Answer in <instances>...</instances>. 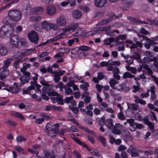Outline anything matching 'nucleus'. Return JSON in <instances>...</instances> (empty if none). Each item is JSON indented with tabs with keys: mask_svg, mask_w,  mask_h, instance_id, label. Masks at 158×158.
<instances>
[{
	"mask_svg": "<svg viewBox=\"0 0 158 158\" xmlns=\"http://www.w3.org/2000/svg\"><path fill=\"white\" fill-rule=\"evenodd\" d=\"M110 21V20L108 19H104L97 24V27L94 28L93 31H88L85 34V31H83L82 32H81V31H79L78 32V33L80 34V33H81V35L84 36H92L96 34H99L103 31H105L110 36H113L114 34V31H112L110 30V27L114 26L115 25L114 24H111L110 26L108 27L107 28L101 27V26L105 24Z\"/></svg>",
	"mask_w": 158,
	"mask_h": 158,
	"instance_id": "1",
	"label": "nucleus"
},
{
	"mask_svg": "<svg viewBox=\"0 0 158 158\" xmlns=\"http://www.w3.org/2000/svg\"><path fill=\"white\" fill-rule=\"evenodd\" d=\"M13 27L9 24H6L0 28V37L3 38L9 37L14 32Z\"/></svg>",
	"mask_w": 158,
	"mask_h": 158,
	"instance_id": "2",
	"label": "nucleus"
},
{
	"mask_svg": "<svg viewBox=\"0 0 158 158\" xmlns=\"http://www.w3.org/2000/svg\"><path fill=\"white\" fill-rule=\"evenodd\" d=\"M113 120L111 118L108 119L105 122V125H108L109 128L112 130V132L116 134H119L121 132L122 129H123L124 128L122 126L119 124L116 123L114 126L112 123Z\"/></svg>",
	"mask_w": 158,
	"mask_h": 158,
	"instance_id": "3",
	"label": "nucleus"
},
{
	"mask_svg": "<svg viewBox=\"0 0 158 158\" xmlns=\"http://www.w3.org/2000/svg\"><path fill=\"white\" fill-rule=\"evenodd\" d=\"M70 136L71 138H73L74 140L77 143L85 147L88 151L90 152V153L92 155L97 156L98 158H102V155L98 153V151L96 149L94 148H90L88 146L86 145L84 143L82 142L79 139L74 137L73 135H71Z\"/></svg>",
	"mask_w": 158,
	"mask_h": 158,
	"instance_id": "4",
	"label": "nucleus"
},
{
	"mask_svg": "<svg viewBox=\"0 0 158 158\" xmlns=\"http://www.w3.org/2000/svg\"><path fill=\"white\" fill-rule=\"evenodd\" d=\"M8 14L11 19L15 21L20 20L22 17L20 12L17 10H10L8 12Z\"/></svg>",
	"mask_w": 158,
	"mask_h": 158,
	"instance_id": "5",
	"label": "nucleus"
},
{
	"mask_svg": "<svg viewBox=\"0 0 158 158\" xmlns=\"http://www.w3.org/2000/svg\"><path fill=\"white\" fill-rule=\"evenodd\" d=\"M27 52L28 51L27 50H25L16 53V54L19 55V56L17 57H16V58H18L19 59L18 61H16L13 64V65L15 66V68L17 69L18 68V63L22 59V57L23 56H25L28 54Z\"/></svg>",
	"mask_w": 158,
	"mask_h": 158,
	"instance_id": "6",
	"label": "nucleus"
},
{
	"mask_svg": "<svg viewBox=\"0 0 158 158\" xmlns=\"http://www.w3.org/2000/svg\"><path fill=\"white\" fill-rule=\"evenodd\" d=\"M127 104L128 106V109L126 111V115L128 116H130V115L129 112L130 113H132V110L131 106H132L133 110H137L139 108V106L138 105L136 104H135L133 103L131 105L129 103H127Z\"/></svg>",
	"mask_w": 158,
	"mask_h": 158,
	"instance_id": "7",
	"label": "nucleus"
},
{
	"mask_svg": "<svg viewBox=\"0 0 158 158\" xmlns=\"http://www.w3.org/2000/svg\"><path fill=\"white\" fill-rule=\"evenodd\" d=\"M28 36L31 42H34L35 44L37 43V41L39 39L38 36L35 31H32L30 32L28 34Z\"/></svg>",
	"mask_w": 158,
	"mask_h": 158,
	"instance_id": "8",
	"label": "nucleus"
},
{
	"mask_svg": "<svg viewBox=\"0 0 158 158\" xmlns=\"http://www.w3.org/2000/svg\"><path fill=\"white\" fill-rule=\"evenodd\" d=\"M19 39L18 36L16 35H12L10 38V43L14 47L20 48V45L19 44Z\"/></svg>",
	"mask_w": 158,
	"mask_h": 158,
	"instance_id": "9",
	"label": "nucleus"
},
{
	"mask_svg": "<svg viewBox=\"0 0 158 158\" xmlns=\"http://www.w3.org/2000/svg\"><path fill=\"white\" fill-rule=\"evenodd\" d=\"M50 95L53 96L51 98V99L53 103H56L57 101H60L62 98V97L56 92H52Z\"/></svg>",
	"mask_w": 158,
	"mask_h": 158,
	"instance_id": "10",
	"label": "nucleus"
},
{
	"mask_svg": "<svg viewBox=\"0 0 158 158\" xmlns=\"http://www.w3.org/2000/svg\"><path fill=\"white\" fill-rule=\"evenodd\" d=\"M140 37L142 38L143 40L146 41L147 43H148L145 44L144 45L145 47L147 49H149L150 48V45H154L156 44L153 41L144 35H142Z\"/></svg>",
	"mask_w": 158,
	"mask_h": 158,
	"instance_id": "11",
	"label": "nucleus"
},
{
	"mask_svg": "<svg viewBox=\"0 0 158 158\" xmlns=\"http://www.w3.org/2000/svg\"><path fill=\"white\" fill-rule=\"evenodd\" d=\"M9 74V71L7 69L1 68L0 69V80H3Z\"/></svg>",
	"mask_w": 158,
	"mask_h": 158,
	"instance_id": "12",
	"label": "nucleus"
},
{
	"mask_svg": "<svg viewBox=\"0 0 158 158\" xmlns=\"http://www.w3.org/2000/svg\"><path fill=\"white\" fill-rule=\"evenodd\" d=\"M56 23L59 26H64L66 24V20L63 16H60L57 19Z\"/></svg>",
	"mask_w": 158,
	"mask_h": 158,
	"instance_id": "13",
	"label": "nucleus"
},
{
	"mask_svg": "<svg viewBox=\"0 0 158 158\" xmlns=\"http://www.w3.org/2000/svg\"><path fill=\"white\" fill-rule=\"evenodd\" d=\"M47 14L49 15H52L56 12V8L55 6L52 5H49L46 8Z\"/></svg>",
	"mask_w": 158,
	"mask_h": 158,
	"instance_id": "14",
	"label": "nucleus"
},
{
	"mask_svg": "<svg viewBox=\"0 0 158 158\" xmlns=\"http://www.w3.org/2000/svg\"><path fill=\"white\" fill-rule=\"evenodd\" d=\"M127 152L129 153H131V156L132 157H136L138 155L137 149L136 148H133L131 146H130L128 149Z\"/></svg>",
	"mask_w": 158,
	"mask_h": 158,
	"instance_id": "15",
	"label": "nucleus"
},
{
	"mask_svg": "<svg viewBox=\"0 0 158 158\" xmlns=\"http://www.w3.org/2000/svg\"><path fill=\"white\" fill-rule=\"evenodd\" d=\"M75 0H66L61 2L60 5L63 6L64 7L68 5L70 3L71 6H74L75 4Z\"/></svg>",
	"mask_w": 158,
	"mask_h": 158,
	"instance_id": "16",
	"label": "nucleus"
},
{
	"mask_svg": "<svg viewBox=\"0 0 158 158\" xmlns=\"http://www.w3.org/2000/svg\"><path fill=\"white\" fill-rule=\"evenodd\" d=\"M41 20V17L39 16H32L29 18V21L33 24L39 23Z\"/></svg>",
	"mask_w": 158,
	"mask_h": 158,
	"instance_id": "17",
	"label": "nucleus"
},
{
	"mask_svg": "<svg viewBox=\"0 0 158 158\" xmlns=\"http://www.w3.org/2000/svg\"><path fill=\"white\" fill-rule=\"evenodd\" d=\"M8 53L6 46L3 44H0V55L2 56L6 55Z\"/></svg>",
	"mask_w": 158,
	"mask_h": 158,
	"instance_id": "18",
	"label": "nucleus"
},
{
	"mask_svg": "<svg viewBox=\"0 0 158 158\" xmlns=\"http://www.w3.org/2000/svg\"><path fill=\"white\" fill-rule=\"evenodd\" d=\"M32 77H26L25 76H23L20 78V83L21 85H23L25 83L28 82L29 81L32 79Z\"/></svg>",
	"mask_w": 158,
	"mask_h": 158,
	"instance_id": "19",
	"label": "nucleus"
},
{
	"mask_svg": "<svg viewBox=\"0 0 158 158\" xmlns=\"http://www.w3.org/2000/svg\"><path fill=\"white\" fill-rule=\"evenodd\" d=\"M49 23H50L46 20H44L40 24L41 30L43 29L46 31H49Z\"/></svg>",
	"mask_w": 158,
	"mask_h": 158,
	"instance_id": "20",
	"label": "nucleus"
},
{
	"mask_svg": "<svg viewBox=\"0 0 158 158\" xmlns=\"http://www.w3.org/2000/svg\"><path fill=\"white\" fill-rule=\"evenodd\" d=\"M70 32L69 30V29L68 27H66L65 29L60 30L59 32V34L60 35L58 39L61 38L62 36L67 35Z\"/></svg>",
	"mask_w": 158,
	"mask_h": 158,
	"instance_id": "21",
	"label": "nucleus"
},
{
	"mask_svg": "<svg viewBox=\"0 0 158 158\" xmlns=\"http://www.w3.org/2000/svg\"><path fill=\"white\" fill-rule=\"evenodd\" d=\"M107 0H95L94 4L97 7H102L106 3Z\"/></svg>",
	"mask_w": 158,
	"mask_h": 158,
	"instance_id": "22",
	"label": "nucleus"
},
{
	"mask_svg": "<svg viewBox=\"0 0 158 158\" xmlns=\"http://www.w3.org/2000/svg\"><path fill=\"white\" fill-rule=\"evenodd\" d=\"M51 88V86L49 85H47L43 87L42 89V91L44 94H47L49 96H50V93L49 92V90Z\"/></svg>",
	"mask_w": 158,
	"mask_h": 158,
	"instance_id": "23",
	"label": "nucleus"
},
{
	"mask_svg": "<svg viewBox=\"0 0 158 158\" xmlns=\"http://www.w3.org/2000/svg\"><path fill=\"white\" fill-rule=\"evenodd\" d=\"M72 15L75 19H78L81 17V13L79 10H75L73 12Z\"/></svg>",
	"mask_w": 158,
	"mask_h": 158,
	"instance_id": "24",
	"label": "nucleus"
},
{
	"mask_svg": "<svg viewBox=\"0 0 158 158\" xmlns=\"http://www.w3.org/2000/svg\"><path fill=\"white\" fill-rule=\"evenodd\" d=\"M78 24L77 23H73L70 26L68 27L70 32H72L73 31L75 30L76 29H78L79 27L78 26Z\"/></svg>",
	"mask_w": 158,
	"mask_h": 158,
	"instance_id": "25",
	"label": "nucleus"
},
{
	"mask_svg": "<svg viewBox=\"0 0 158 158\" xmlns=\"http://www.w3.org/2000/svg\"><path fill=\"white\" fill-rule=\"evenodd\" d=\"M12 115L17 117L19 118L21 120L24 121H25L26 120V118H25L20 113L14 112L12 113Z\"/></svg>",
	"mask_w": 158,
	"mask_h": 158,
	"instance_id": "26",
	"label": "nucleus"
},
{
	"mask_svg": "<svg viewBox=\"0 0 158 158\" xmlns=\"http://www.w3.org/2000/svg\"><path fill=\"white\" fill-rule=\"evenodd\" d=\"M11 60V59L10 58L7 59L5 60L4 61V64L1 68L7 69V68L9 66Z\"/></svg>",
	"mask_w": 158,
	"mask_h": 158,
	"instance_id": "27",
	"label": "nucleus"
},
{
	"mask_svg": "<svg viewBox=\"0 0 158 158\" xmlns=\"http://www.w3.org/2000/svg\"><path fill=\"white\" fill-rule=\"evenodd\" d=\"M118 81L115 80L113 79H111L109 82V83L110 86L113 89H114L116 87V85L118 84Z\"/></svg>",
	"mask_w": 158,
	"mask_h": 158,
	"instance_id": "28",
	"label": "nucleus"
},
{
	"mask_svg": "<svg viewBox=\"0 0 158 158\" xmlns=\"http://www.w3.org/2000/svg\"><path fill=\"white\" fill-rule=\"evenodd\" d=\"M53 124L52 123H49L47 124L46 126V128L47 130L50 131L52 133H54V127Z\"/></svg>",
	"mask_w": 158,
	"mask_h": 158,
	"instance_id": "29",
	"label": "nucleus"
},
{
	"mask_svg": "<svg viewBox=\"0 0 158 158\" xmlns=\"http://www.w3.org/2000/svg\"><path fill=\"white\" fill-rule=\"evenodd\" d=\"M134 98H135V103H139L143 105H145L146 104V102L144 100L140 99L137 96H135Z\"/></svg>",
	"mask_w": 158,
	"mask_h": 158,
	"instance_id": "30",
	"label": "nucleus"
},
{
	"mask_svg": "<svg viewBox=\"0 0 158 158\" xmlns=\"http://www.w3.org/2000/svg\"><path fill=\"white\" fill-rule=\"evenodd\" d=\"M19 42L20 48L22 46H27V43L26 42L25 39L23 38H21L19 39Z\"/></svg>",
	"mask_w": 158,
	"mask_h": 158,
	"instance_id": "31",
	"label": "nucleus"
},
{
	"mask_svg": "<svg viewBox=\"0 0 158 158\" xmlns=\"http://www.w3.org/2000/svg\"><path fill=\"white\" fill-rule=\"evenodd\" d=\"M3 89L6 90L8 92H11L12 93H17L18 92V89L17 87H12L10 88L9 89L7 88H4Z\"/></svg>",
	"mask_w": 158,
	"mask_h": 158,
	"instance_id": "32",
	"label": "nucleus"
},
{
	"mask_svg": "<svg viewBox=\"0 0 158 158\" xmlns=\"http://www.w3.org/2000/svg\"><path fill=\"white\" fill-rule=\"evenodd\" d=\"M127 38V35H119L118 37L115 38L114 39V42H118L120 40H125Z\"/></svg>",
	"mask_w": 158,
	"mask_h": 158,
	"instance_id": "33",
	"label": "nucleus"
},
{
	"mask_svg": "<svg viewBox=\"0 0 158 158\" xmlns=\"http://www.w3.org/2000/svg\"><path fill=\"white\" fill-rule=\"evenodd\" d=\"M125 68L127 70L130 71L132 73L135 74L137 72L136 69L135 68L131 67L129 65L126 66Z\"/></svg>",
	"mask_w": 158,
	"mask_h": 158,
	"instance_id": "34",
	"label": "nucleus"
},
{
	"mask_svg": "<svg viewBox=\"0 0 158 158\" xmlns=\"http://www.w3.org/2000/svg\"><path fill=\"white\" fill-rule=\"evenodd\" d=\"M58 29V26L55 23H50L49 26V30L52 29L53 30H56Z\"/></svg>",
	"mask_w": 158,
	"mask_h": 158,
	"instance_id": "35",
	"label": "nucleus"
},
{
	"mask_svg": "<svg viewBox=\"0 0 158 158\" xmlns=\"http://www.w3.org/2000/svg\"><path fill=\"white\" fill-rule=\"evenodd\" d=\"M105 118L104 116H103L101 119L97 118V121H98V124L101 126H103L105 124Z\"/></svg>",
	"mask_w": 158,
	"mask_h": 158,
	"instance_id": "36",
	"label": "nucleus"
},
{
	"mask_svg": "<svg viewBox=\"0 0 158 158\" xmlns=\"http://www.w3.org/2000/svg\"><path fill=\"white\" fill-rule=\"evenodd\" d=\"M133 3V0H124L123 3L125 7H128L132 5Z\"/></svg>",
	"mask_w": 158,
	"mask_h": 158,
	"instance_id": "37",
	"label": "nucleus"
},
{
	"mask_svg": "<svg viewBox=\"0 0 158 158\" xmlns=\"http://www.w3.org/2000/svg\"><path fill=\"white\" fill-rule=\"evenodd\" d=\"M145 123L148 125L149 128L150 130L152 131H153L154 126L153 124L152 123L150 122H149L147 120H145Z\"/></svg>",
	"mask_w": 158,
	"mask_h": 158,
	"instance_id": "38",
	"label": "nucleus"
},
{
	"mask_svg": "<svg viewBox=\"0 0 158 158\" xmlns=\"http://www.w3.org/2000/svg\"><path fill=\"white\" fill-rule=\"evenodd\" d=\"M34 28L37 31H41V25H40L38 23H34L33 25Z\"/></svg>",
	"mask_w": 158,
	"mask_h": 158,
	"instance_id": "39",
	"label": "nucleus"
},
{
	"mask_svg": "<svg viewBox=\"0 0 158 158\" xmlns=\"http://www.w3.org/2000/svg\"><path fill=\"white\" fill-rule=\"evenodd\" d=\"M98 138L101 141L103 146L104 147L106 146V143L105 138L103 136L99 135L98 137Z\"/></svg>",
	"mask_w": 158,
	"mask_h": 158,
	"instance_id": "40",
	"label": "nucleus"
},
{
	"mask_svg": "<svg viewBox=\"0 0 158 158\" xmlns=\"http://www.w3.org/2000/svg\"><path fill=\"white\" fill-rule=\"evenodd\" d=\"M54 79L56 82H58L60 80V76L57 73V72L55 73V74L54 76Z\"/></svg>",
	"mask_w": 158,
	"mask_h": 158,
	"instance_id": "41",
	"label": "nucleus"
},
{
	"mask_svg": "<svg viewBox=\"0 0 158 158\" xmlns=\"http://www.w3.org/2000/svg\"><path fill=\"white\" fill-rule=\"evenodd\" d=\"M144 54L148 58H150L154 55V53L148 51L145 52L144 53Z\"/></svg>",
	"mask_w": 158,
	"mask_h": 158,
	"instance_id": "42",
	"label": "nucleus"
},
{
	"mask_svg": "<svg viewBox=\"0 0 158 158\" xmlns=\"http://www.w3.org/2000/svg\"><path fill=\"white\" fill-rule=\"evenodd\" d=\"M58 108L54 106H47L45 109V110H49L51 109L54 110H57Z\"/></svg>",
	"mask_w": 158,
	"mask_h": 158,
	"instance_id": "43",
	"label": "nucleus"
},
{
	"mask_svg": "<svg viewBox=\"0 0 158 158\" xmlns=\"http://www.w3.org/2000/svg\"><path fill=\"white\" fill-rule=\"evenodd\" d=\"M114 41V39L113 38L110 37L108 39L105 40L104 42L107 45H110V43Z\"/></svg>",
	"mask_w": 158,
	"mask_h": 158,
	"instance_id": "44",
	"label": "nucleus"
},
{
	"mask_svg": "<svg viewBox=\"0 0 158 158\" xmlns=\"http://www.w3.org/2000/svg\"><path fill=\"white\" fill-rule=\"evenodd\" d=\"M134 58L133 56H131V57H128L126 60V62L128 64V65L131 64L133 62Z\"/></svg>",
	"mask_w": 158,
	"mask_h": 158,
	"instance_id": "45",
	"label": "nucleus"
},
{
	"mask_svg": "<svg viewBox=\"0 0 158 158\" xmlns=\"http://www.w3.org/2000/svg\"><path fill=\"white\" fill-rule=\"evenodd\" d=\"M81 129H83L85 132L89 133L91 135H94L95 134L94 132L93 131H91L87 128L84 127H81Z\"/></svg>",
	"mask_w": 158,
	"mask_h": 158,
	"instance_id": "46",
	"label": "nucleus"
},
{
	"mask_svg": "<svg viewBox=\"0 0 158 158\" xmlns=\"http://www.w3.org/2000/svg\"><path fill=\"white\" fill-rule=\"evenodd\" d=\"M134 76V75L127 72H125L123 75V77L125 79L127 78H133Z\"/></svg>",
	"mask_w": 158,
	"mask_h": 158,
	"instance_id": "47",
	"label": "nucleus"
},
{
	"mask_svg": "<svg viewBox=\"0 0 158 158\" xmlns=\"http://www.w3.org/2000/svg\"><path fill=\"white\" fill-rule=\"evenodd\" d=\"M132 56L134 59L140 60L141 59L140 56L137 52H135L134 55Z\"/></svg>",
	"mask_w": 158,
	"mask_h": 158,
	"instance_id": "48",
	"label": "nucleus"
},
{
	"mask_svg": "<svg viewBox=\"0 0 158 158\" xmlns=\"http://www.w3.org/2000/svg\"><path fill=\"white\" fill-rule=\"evenodd\" d=\"M36 13H37V15H40L44 11V9L42 7H36Z\"/></svg>",
	"mask_w": 158,
	"mask_h": 158,
	"instance_id": "49",
	"label": "nucleus"
},
{
	"mask_svg": "<svg viewBox=\"0 0 158 158\" xmlns=\"http://www.w3.org/2000/svg\"><path fill=\"white\" fill-rule=\"evenodd\" d=\"M107 65H110V60H109L107 62L104 61H102L100 63V66L101 67H103L107 66Z\"/></svg>",
	"mask_w": 158,
	"mask_h": 158,
	"instance_id": "50",
	"label": "nucleus"
},
{
	"mask_svg": "<svg viewBox=\"0 0 158 158\" xmlns=\"http://www.w3.org/2000/svg\"><path fill=\"white\" fill-rule=\"evenodd\" d=\"M17 141L20 143L23 141H24L26 140V139L24 137H22L21 135H19L16 138Z\"/></svg>",
	"mask_w": 158,
	"mask_h": 158,
	"instance_id": "51",
	"label": "nucleus"
},
{
	"mask_svg": "<svg viewBox=\"0 0 158 158\" xmlns=\"http://www.w3.org/2000/svg\"><path fill=\"white\" fill-rule=\"evenodd\" d=\"M89 47L85 45L81 46L79 48V50L82 51H87L89 50Z\"/></svg>",
	"mask_w": 158,
	"mask_h": 158,
	"instance_id": "52",
	"label": "nucleus"
},
{
	"mask_svg": "<svg viewBox=\"0 0 158 158\" xmlns=\"http://www.w3.org/2000/svg\"><path fill=\"white\" fill-rule=\"evenodd\" d=\"M78 40L77 38H75L74 39H73L72 40H69L68 41V44L69 46H72L73 44V43L74 42H78Z\"/></svg>",
	"mask_w": 158,
	"mask_h": 158,
	"instance_id": "53",
	"label": "nucleus"
},
{
	"mask_svg": "<svg viewBox=\"0 0 158 158\" xmlns=\"http://www.w3.org/2000/svg\"><path fill=\"white\" fill-rule=\"evenodd\" d=\"M64 89L65 90V93L66 95H68L72 93V90L71 88H64Z\"/></svg>",
	"mask_w": 158,
	"mask_h": 158,
	"instance_id": "54",
	"label": "nucleus"
},
{
	"mask_svg": "<svg viewBox=\"0 0 158 158\" xmlns=\"http://www.w3.org/2000/svg\"><path fill=\"white\" fill-rule=\"evenodd\" d=\"M73 97L71 96L70 97H67L64 99V102L67 103L71 102V101L73 100Z\"/></svg>",
	"mask_w": 158,
	"mask_h": 158,
	"instance_id": "55",
	"label": "nucleus"
},
{
	"mask_svg": "<svg viewBox=\"0 0 158 158\" xmlns=\"http://www.w3.org/2000/svg\"><path fill=\"white\" fill-rule=\"evenodd\" d=\"M44 121V119L43 118H38L35 119V122L38 124H40L42 123Z\"/></svg>",
	"mask_w": 158,
	"mask_h": 158,
	"instance_id": "56",
	"label": "nucleus"
},
{
	"mask_svg": "<svg viewBox=\"0 0 158 158\" xmlns=\"http://www.w3.org/2000/svg\"><path fill=\"white\" fill-rule=\"evenodd\" d=\"M50 156V158H54L55 157V156L54 154V153L52 154L51 155H50V153L48 152H45L44 153V157L45 158H48L49 156Z\"/></svg>",
	"mask_w": 158,
	"mask_h": 158,
	"instance_id": "57",
	"label": "nucleus"
},
{
	"mask_svg": "<svg viewBox=\"0 0 158 158\" xmlns=\"http://www.w3.org/2000/svg\"><path fill=\"white\" fill-rule=\"evenodd\" d=\"M125 85V83H123L122 84H119L118 85H116L114 89H117L118 90H122L123 86Z\"/></svg>",
	"mask_w": 158,
	"mask_h": 158,
	"instance_id": "58",
	"label": "nucleus"
},
{
	"mask_svg": "<svg viewBox=\"0 0 158 158\" xmlns=\"http://www.w3.org/2000/svg\"><path fill=\"white\" fill-rule=\"evenodd\" d=\"M53 126L54 127V133H56L58 132V131L59 130V125L58 124H53Z\"/></svg>",
	"mask_w": 158,
	"mask_h": 158,
	"instance_id": "59",
	"label": "nucleus"
},
{
	"mask_svg": "<svg viewBox=\"0 0 158 158\" xmlns=\"http://www.w3.org/2000/svg\"><path fill=\"white\" fill-rule=\"evenodd\" d=\"M127 122L129 123L130 126H134L135 123L134 122V120L133 119H128L127 120Z\"/></svg>",
	"mask_w": 158,
	"mask_h": 158,
	"instance_id": "60",
	"label": "nucleus"
},
{
	"mask_svg": "<svg viewBox=\"0 0 158 158\" xmlns=\"http://www.w3.org/2000/svg\"><path fill=\"white\" fill-rule=\"evenodd\" d=\"M148 21L150 22V24H154L155 25H158V22L157 20H152L150 19H148Z\"/></svg>",
	"mask_w": 158,
	"mask_h": 158,
	"instance_id": "61",
	"label": "nucleus"
},
{
	"mask_svg": "<svg viewBox=\"0 0 158 158\" xmlns=\"http://www.w3.org/2000/svg\"><path fill=\"white\" fill-rule=\"evenodd\" d=\"M69 108L73 112L74 114H77L78 112V109L77 108L73 107L71 106H69Z\"/></svg>",
	"mask_w": 158,
	"mask_h": 158,
	"instance_id": "62",
	"label": "nucleus"
},
{
	"mask_svg": "<svg viewBox=\"0 0 158 158\" xmlns=\"http://www.w3.org/2000/svg\"><path fill=\"white\" fill-rule=\"evenodd\" d=\"M134 126H135L136 128L138 129H142L144 128V126L143 125L136 123H135Z\"/></svg>",
	"mask_w": 158,
	"mask_h": 158,
	"instance_id": "63",
	"label": "nucleus"
},
{
	"mask_svg": "<svg viewBox=\"0 0 158 158\" xmlns=\"http://www.w3.org/2000/svg\"><path fill=\"white\" fill-rule=\"evenodd\" d=\"M120 64V63L118 61H113L110 60V65H114L118 66Z\"/></svg>",
	"mask_w": 158,
	"mask_h": 158,
	"instance_id": "64",
	"label": "nucleus"
}]
</instances>
